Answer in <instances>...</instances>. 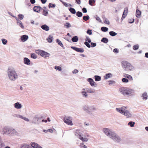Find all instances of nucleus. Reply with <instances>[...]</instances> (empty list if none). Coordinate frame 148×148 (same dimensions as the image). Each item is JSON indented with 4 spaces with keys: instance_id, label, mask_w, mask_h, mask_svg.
Instances as JSON below:
<instances>
[{
    "instance_id": "53",
    "label": "nucleus",
    "mask_w": 148,
    "mask_h": 148,
    "mask_svg": "<svg viewBox=\"0 0 148 148\" xmlns=\"http://www.w3.org/2000/svg\"><path fill=\"white\" fill-rule=\"evenodd\" d=\"M96 19L97 20L99 21V22H101V20L99 17L98 16H96Z\"/></svg>"
},
{
    "instance_id": "47",
    "label": "nucleus",
    "mask_w": 148,
    "mask_h": 148,
    "mask_svg": "<svg viewBox=\"0 0 148 148\" xmlns=\"http://www.w3.org/2000/svg\"><path fill=\"white\" fill-rule=\"evenodd\" d=\"M125 78L126 77L123 78L122 79V81L123 82L127 83L129 81L127 79Z\"/></svg>"
},
{
    "instance_id": "49",
    "label": "nucleus",
    "mask_w": 148,
    "mask_h": 148,
    "mask_svg": "<svg viewBox=\"0 0 148 148\" xmlns=\"http://www.w3.org/2000/svg\"><path fill=\"white\" fill-rule=\"evenodd\" d=\"M139 48V46L138 45H134L133 47V49L134 50L138 49Z\"/></svg>"
},
{
    "instance_id": "35",
    "label": "nucleus",
    "mask_w": 148,
    "mask_h": 148,
    "mask_svg": "<svg viewBox=\"0 0 148 148\" xmlns=\"http://www.w3.org/2000/svg\"><path fill=\"white\" fill-rule=\"evenodd\" d=\"M76 15L79 17H82L83 15L82 13L79 11H78L76 12Z\"/></svg>"
},
{
    "instance_id": "48",
    "label": "nucleus",
    "mask_w": 148,
    "mask_h": 148,
    "mask_svg": "<svg viewBox=\"0 0 148 148\" xmlns=\"http://www.w3.org/2000/svg\"><path fill=\"white\" fill-rule=\"evenodd\" d=\"M31 57L33 59H36L37 58V56L35 53L31 54Z\"/></svg>"
},
{
    "instance_id": "63",
    "label": "nucleus",
    "mask_w": 148,
    "mask_h": 148,
    "mask_svg": "<svg viewBox=\"0 0 148 148\" xmlns=\"http://www.w3.org/2000/svg\"><path fill=\"white\" fill-rule=\"evenodd\" d=\"M82 12L84 13H86L87 12V10L86 8H84L82 9Z\"/></svg>"
},
{
    "instance_id": "54",
    "label": "nucleus",
    "mask_w": 148,
    "mask_h": 148,
    "mask_svg": "<svg viewBox=\"0 0 148 148\" xmlns=\"http://www.w3.org/2000/svg\"><path fill=\"white\" fill-rule=\"evenodd\" d=\"M86 33L88 34H89V35H91L92 34L91 30H90L89 29H88L86 32Z\"/></svg>"
},
{
    "instance_id": "17",
    "label": "nucleus",
    "mask_w": 148,
    "mask_h": 148,
    "mask_svg": "<svg viewBox=\"0 0 148 148\" xmlns=\"http://www.w3.org/2000/svg\"><path fill=\"white\" fill-rule=\"evenodd\" d=\"M28 38V36L26 35L22 36L21 37V40L23 42L26 41Z\"/></svg>"
},
{
    "instance_id": "10",
    "label": "nucleus",
    "mask_w": 148,
    "mask_h": 148,
    "mask_svg": "<svg viewBox=\"0 0 148 148\" xmlns=\"http://www.w3.org/2000/svg\"><path fill=\"white\" fill-rule=\"evenodd\" d=\"M87 81L89 82L90 85L92 86H94L96 87L97 86V84L96 83L93 81V79L91 78H88Z\"/></svg>"
},
{
    "instance_id": "52",
    "label": "nucleus",
    "mask_w": 148,
    "mask_h": 148,
    "mask_svg": "<svg viewBox=\"0 0 148 148\" xmlns=\"http://www.w3.org/2000/svg\"><path fill=\"white\" fill-rule=\"evenodd\" d=\"M84 44L88 47L90 48V46L88 42L86 41L84 42Z\"/></svg>"
},
{
    "instance_id": "42",
    "label": "nucleus",
    "mask_w": 148,
    "mask_h": 148,
    "mask_svg": "<svg viewBox=\"0 0 148 148\" xmlns=\"http://www.w3.org/2000/svg\"><path fill=\"white\" fill-rule=\"evenodd\" d=\"M142 97H143V99H146L147 97V93L145 92L144 93H143L142 95Z\"/></svg>"
},
{
    "instance_id": "9",
    "label": "nucleus",
    "mask_w": 148,
    "mask_h": 148,
    "mask_svg": "<svg viewBox=\"0 0 148 148\" xmlns=\"http://www.w3.org/2000/svg\"><path fill=\"white\" fill-rule=\"evenodd\" d=\"M126 108H127L126 107H122L121 108H116V110L117 112L123 114L125 109Z\"/></svg>"
},
{
    "instance_id": "15",
    "label": "nucleus",
    "mask_w": 148,
    "mask_h": 148,
    "mask_svg": "<svg viewBox=\"0 0 148 148\" xmlns=\"http://www.w3.org/2000/svg\"><path fill=\"white\" fill-rule=\"evenodd\" d=\"M89 106L86 105H84L83 106L82 109L84 110L87 113L90 114V111H89Z\"/></svg>"
},
{
    "instance_id": "57",
    "label": "nucleus",
    "mask_w": 148,
    "mask_h": 148,
    "mask_svg": "<svg viewBox=\"0 0 148 148\" xmlns=\"http://www.w3.org/2000/svg\"><path fill=\"white\" fill-rule=\"evenodd\" d=\"M43 14L45 16H47V14H48V12L46 10H43Z\"/></svg>"
},
{
    "instance_id": "44",
    "label": "nucleus",
    "mask_w": 148,
    "mask_h": 148,
    "mask_svg": "<svg viewBox=\"0 0 148 148\" xmlns=\"http://www.w3.org/2000/svg\"><path fill=\"white\" fill-rule=\"evenodd\" d=\"M56 5L55 4H53L51 3H49V8H54L55 7Z\"/></svg>"
},
{
    "instance_id": "45",
    "label": "nucleus",
    "mask_w": 148,
    "mask_h": 148,
    "mask_svg": "<svg viewBox=\"0 0 148 148\" xmlns=\"http://www.w3.org/2000/svg\"><path fill=\"white\" fill-rule=\"evenodd\" d=\"M54 68L55 69L58 70L59 71H61L62 70L61 67L60 66H55Z\"/></svg>"
},
{
    "instance_id": "7",
    "label": "nucleus",
    "mask_w": 148,
    "mask_h": 148,
    "mask_svg": "<svg viewBox=\"0 0 148 148\" xmlns=\"http://www.w3.org/2000/svg\"><path fill=\"white\" fill-rule=\"evenodd\" d=\"M11 127H5L3 129V134H6L10 136V134Z\"/></svg>"
},
{
    "instance_id": "43",
    "label": "nucleus",
    "mask_w": 148,
    "mask_h": 148,
    "mask_svg": "<svg viewBox=\"0 0 148 148\" xmlns=\"http://www.w3.org/2000/svg\"><path fill=\"white\" fill-rule=\"evenodd\" d=\"M104 20V23L107 24L109 25L110 24V22L107 19L105 18H103Z\"/></svg>"
},
{
    "instance_id": "30",
    "label": "nucleus",
    "mask_w": 148,
    "mask_h": 148,
    "mask_svg": "<svg viewBox=\"0 0 148 148\" xmlns=\"http://www.w3.org/2000/svg\"><path fill=\"white\" fill-rule=\"evenodd\" d=\"M71 40L73 42H76L78 40V37L77 36H74L72 38Z\"/></svg>"
},
{
    "instance_id": "23",
    "label": "nucleus",
    "mask_w": 148,
    "mask_h": 148,
    "mask_svg": "<svg viewBox=\"0 0 148 148\" xmlns=\"http://www.w3.org/2000/svg\"><path fill=\"white\" fill-rule=\"evenodd\" d=\"M30 60L27 58H25L24 59V62L25 64L27 65H29L30 64Z\"/></svg>"
},
{
    "instance_id": "3",
    "label": "nucleus",
    "mask_w": 148,
    "mask_h": 148,
    "mask_svg": "<svg viewBox=\"0 0 148 148\" xmlns=\"http://www.w3.org/2000/svg\"><path fill=\"white\" fill-rule=\"evenodd\" d=\"M122 66L124 70L130 72L133 71L134 69V67L130 63L126 61H122Z\"/></svg>"
},
{
    "instance_id": "33",
    "label": "nucleus",
    "mask_w": 148,
    "mask_h": 148,
    "mask_svg": "<svg viewBox=\"0 0 148 148\" xmlns=\"http://www.w3.org/2000/svg\"><path fill=\"white\" fill-rule=\"evenodd\" d=\"M53 37L51 35L49 36L48 38H47V40L49 42H51L52 41Z\"/></svg>"
},
{
    "instance_id": "34",
    "label": "nucleus",
    "mask_w": 148,
    "mask_h": 148,
    "mask_svg": "<svg viewBox=\"0 0 148 148\" xmlns=\"http://www.w3.org/2000/svg\"><path fill=\"white\" fill-rule=\"evenodd\" d=\"M95 80L96 81H99L101 80V77L98 75L95 76Z\"/></svg>"
},
{
    "instance_id": "40",
    "label": "nucleus",
    "mask_w": 148,
    "mask_h": 148,
    "mask_svg": "<svg viewBox=\"0 0 148 148\" xmlns=\"http://www.w3.org/2000/svg\"><path fill=\"white\" fill-rule=\"evenodd\" d=\"M56 42L58 43V44L60 46L62 47H63V45L61 42L60 40L58 39H57L56 40Z\"/></svg>"
},
{
    "instance_id": "55",
    "label": "nucleus",
    "mask_w": 148,
    "mask_h": 148,
    "mask_svg": "<svg viewBox=\"0 0 148 148\" xmlns=\"http://www.w3.org/2000/svg\"><path fill=\"white\" fill-rule=\"evenodd\" d=\"M60 1L62 2V3H63V4L66 7H68V4L66 3V2H63L61 0H60Z\"/></svg>"
},
{
    "instance_id": "32",
    "label": "nucleus",
    "mask_w": 148,
    "mask_h": 148,
    "mask_svg": "<svg viewBox=\"0 0 148 148\" xmlns=\"http://www.w3.org/2000/svg\"><path fill=\"white\" fill-rule=\"evenodd\" d=\"M108 39L106 38H103L101 40V41L102 42L105 43H107L108 42Z\"/></svg>"
},
{
    "instance_id": "61",
    "label": "nucleus",
    "mask_w": 148,
    "mask_h": 148,
    "mask_svg": "<svg viewBox=\"0 0 148 148\" xmlns=\"http://www.w3.org/2000/svg\"><path fill=\"white\" fill-rule=\"evenodd\" d=\"M108 82H109V84L110 85L115 83V82L113 80H110L108 81Z\"/></svg>"
},
{
    "instance_id": "1",
    "label": "nucleus",
    "mask_w": 148,
    "mask_h": 148,
    "mask_svg": "<svg viewBox=\"0 0 148 148\" xmlns=\"http://www.w3.org/2000/svg\"><path fill=\"white\" fill-rule=\"evenodd\" d=\"M103 131L106 136L112 139L115 143H120L121 142L122 139L121 136L107 128H104Z\"/></svg>"
},
{
    "instance_id": "60",
    "label": "nucleus",
    "mask_w": 148,
    "mask_h": 148,
    "mask_svg": "<svg viewBox=\"0 0 148 148\" xmlns=\"http://www.w3.org/2000/svg\"><path fill=\"white\" fill-rule=\"evenodd\" d=\"M79 71L77 69H75L72 72V73L73 74H76Z\"/></svg>"
},
{
    "instance_id": "62",
    "label": "nucleus",
    "mask_w": 148,
    "mask_h": 148,
    "mask_svg": "<svg viewBox=\"0 0 148 148\" xmlns=\"http://www.w3.org/2000/svg\"><path fill=\"white\" fill-rule=\"evenodd\" d=\"M92 1H93V3H94L95 2V0H89V4L91 5H92Z\"/></svg>"
},
{
    "instance_id": "8",
    "label": "nucleus",
    "mask_w": 148,
    "mask_h": 148,
    "mask_svg": "<svg viewBox=\"0 0 148 148\" xmlns=\"http://www.w3.org/2000/svg\"><path fill=\"white\" fill-rule=\"evenodd\" d=\"M39 54H40L41 56L44 58L49 57L50 55V54L44 51H42L40 50H39Z\"/></svg>"
},
{
    "instance_id": "58",
    "label": "nucleus",
    "mask_w": 148,
    "mask_h": 148,
    "mask_svg": "<svg viewBox=\"0 0 148 148\" xmlns=\"http://www.w3.org/2000/svg\"><path fill=\"white\" fill-rule=\"evenodd\" d=\"M19 18L20 19V20H22L23 19L24 17V16L22 14H19L18 15Z\"/></svg>"
},
{
    "instance_id": "50",
    "label": "nucleus",
    "mask_w": 148,
    "mask_h": 148,
    "mask_svg": "<svg viewBox=\"0 0 148 148\" xmlns=\"http://www.w3.org/2000/svg\"><path fill=\"white\" fill-rule=\"evenodd\" d=\"M64 26L66 27V28H68L71 27V25L69 23H67L64 25Z\"/></svg>"
},
{
    "instance_id": "36",
    "label": "nucleus",
    "mask_w": 148,
    "mask_h": 148,
    "mask_svg": "<svg viewBox=\"0 0 148 148\" xmlns=\"http://www.w3.org/2000/svg\"><path fill=\"white\" fill-rule=\"evenodd\" d=\"M101 30L103 32H106L108 30V28L106 27H102L101 28Z\"/></svg>"
},
{
    "instance_id": "51",
    "label": "nucleus",
    "mask_w": 148,
    "mask_h": 148,
    "mask_svg": "<svg viewBox=\"0 0 148 148\" xmlns=\"http://www.w3.org/2000/svg\"><path fill=\"white\" fill-rule=\"evenodd\" d=\"M1 40L3 45H5L7 42V40L5 39H2Z\"/></svg>"
},
{
    "instance_id": "59",
    "label": "nucleus",
    "mask_w": 148,
    "mask_h": 148,
    "mask_svg": "<svg viewBox=\"0 0 148 148\" xmlns=\"http://www.w3.org/2000/svg\"><path fill=\"white\" fill-rule=\"evenodd\" d=\"M85 40L86 41H88L89 43H90L91 42V40L88 37H86V38L85 39Z\"/></svg>"
},
{
    "instance_id": "24",
    "label": "nucleus",
    "mask_w": 148,
    "mask_h": 148,
    "mask_svg": "<svg viewBox=\"0 0 148 148\" xmlns=\"http://www.w3.org/2000/svg\"><path fill=\"white\" fill-rule=\"evenodd\" d=\"M86 91L87 92L90 93H94L95 92V91L94 89L91 88H86Z\"/></svg>"
},
{
    "instance_id": "38",
    "label": "nucleus",
    "mask_w": 148,
    "mask_h": 148,
    "mask_svg": "<svg viewBox=\"0 0 148 148\" xmlns=\"http://www.w3.org/2000/svg\"><path fill=\"white\" fill-rule=\"evenodd\" d=\"M109 34L110 36H114L116 35L117 34L114 31H110L109 32Z\"/></svg>"
},
{
    "instance_id": "4",
    "label": "nucleus",
    "mask_w": 148,
    "mask_h": 148,
    "mask_svg": "<svg viewBox=\"0 0 148 148\" xmlns=\"http://www.w3.org/2000/svg\"><path fill=\"white\" fill-rule=\"evenodd\" d=\"M121 93L124 95H131L134 93V90L126 87H122L119 89Z\"/></svg>"
},
{
    "instance_id": "19",
    "label": "nucleus",
    "mask_w": 148,
    "mask_h": 148,
    "mask_svg": "<svg viewBox=\"0 0 148 148\" xmlns=\"http://www.w3.org/2000/svg\"><path fill=\"white\" fill-rule=\"evenodd\" d=\"M127 11H128V8H125L124 9V11L123 12L122 17L121 18V20L122 21L123 20V19L125 18L126 16V15L125 14H124V13H127Z\"/></svg>"
},
{
    "instance_id": "39",
    "label": "nucleus",
    "mask_w": 148,
    "mask_h": 148,
    "mask_svg": "<svg viewBox=\"0 0 148 148\" xmlns=\"http://www.w3.org/2000/svg\"><path fill=\"white\" fill-rule=\"evenodd\" d=\"M33 10L34 11L37 12H40L37 6H35L33 8Z\"/></svg>"
},
{
    "instance_id": "64",
    "label": "nucleus",
    "mask_w": 148,
    "mask_h": 148,
    "mask_svg": "<svg viewBox=\"0 0 148 148\" xmlns=\"http://www.w3.org/2000/svg\"><path fill=\"white\" fill-rule=\"evenodd\" d=\"M113 52L115 53H117L119 52V51L117 49L115 48L113 49Z\"/></svg>"
},
{
    "instance_id": "11",
    "label": "nucleus",
    "mask_w": 148,
    "mask_h": 148,
    "mask_svg": "<svg viewBox=\"0 0 148 148\" xmlns=\"http://www.w3.org/2000/svg\"><path fill=\"white\" fill-rule=\"evenodd\" d=\"M126 116L127 118L131 117L132 116V114L128 110L125 109L123 114Z\"/></svg>"
},
{
    "instance_id": "41",
    "label": "nucleus",
    "mask_w": 148,
    "mask_h": 148,
    "mask_svg": "<svg viewBox=\"0 0 148 148\" xmlns=\"http://www.w3.org/2000/svg\"><path fill=\"white\" fill-rule=\"evenodd\" d=\"M90 18L89 16L88 15L84 16L83 17V19L85 21H87Z\"/></svg>"
},
{
    "instance_id": "14",
    "label": "nucleus",
    "mask_w": 148,
    "mask_h": 148,
    "mask_svg": "<svg viewBox=\"0 0 148 148\" xmlns=\"http://www.w3.org/2000/svg\"><path fill=\"white\" fill-rule=\"evenodd\" d=\"M21 148H33L31 145H29L27 143H24L21 145Z\"/></svg>"
},
{
    "instance_id": "18",
    "label": "nucleus",
    "mask_w": 148,
    "mask_h": 148,
    "mask_svg": "<svg viewBox=\"0 0 148 148\" xmlns=\"http://www.w3.org/2000/svg\"><path fill=\"white\" fill-rule=\"evenodd\" d=\"M31 144L34 148H42L38 144L35 143H31Z\"/></svg>"
},
{
    "instance_id": "27",
    "label": "nucleus",
    "mask_w": 148,
    "mask_h": 148,
    "mask_svg": "<svg viewBox=\"0 0 148 148\" xmlns=\"http://www.w3.org/2000/svg\"><path fill=\"white\" fill-rule=\"evenodd\" d=\"M96 110V108L94 106H89V111H90V114H91L92 111H95Z\"/></svg>"
},
{
    "instance_id": "28",
    "label": "nucleus",
    "mask_w": 148,
    "mask_h": 148,
    "mask_svg": "<svg viewBox=\"0 0 148 148\" xmlns=\"http://www.w3.org/2000/svg\"><path fill=\"white\" fill-rule=\"evenodd\" d=\"M87 92L86 90L85 91H82L81 92V94L82 95V97L84 98H87L88 96V95L87 93Z\"/></svg>"
},
{
    "instance_id": "37",
    "label": "nucleus",
    "mask_w": 148,
    "mask_h": 148,
    "mask_svg": "<svg viewBox=\"0 0 148 148\" xmlns=\"http://www.w3.org/2000/svg\"><path fill=\"white\" fill-rule=\"evenodd\" d=\"M135 124L134 122L131 121L128 123V125H130L131 127H133L134 126Z\"/></svg>"
},
{
    "instance_id": "25",
    "label": "nucleus",
    "mask_w": 148,
    "mask_h": 148,
    "mask_svg": "<svg viewBox=\"0 0 148 148\" xmlns=\"http://www.w3.org/2000/svg\"><path fill=\"white\" fill-rule=\"evenodd\" d=\"M17 21V25L20 26L22 28L24 29V26L22 22L19 20H18Z\"/></svg>"
},
{
    "instance_id": "20",
    "label": "nucleus",
    "mask_w": 148,
    "mask_h": 148,
    "mask_svg": "<svg viewBox=\"0 0 148 148\" xmlns=\"http://www.w3.org/2000/svg\"><path fill=\"white\" fill-rule=\"evenodd\" d=\"M84 125L86 129H88L89 127L91 125V123L88 122H85L84 123Z\"/></svg>"
},
{
    "instance_id": "21",
    "label": "nucleus",
    "mask_w": 148,
    "mask_h": 148,
    "mask_svg": "<svg viewBox=\"0 0 148 148\" xmlns=\"http://www.w3.org/2000/svg\"><path fill=\"white\" fill-rule=\"evenodd\" d=\"M112 75L111 73H108L104 76V79H107L112 77Z\"/></svg>"
},
{
    "instance_id": "56",
    "label": "nucleus",
    "mask_w": 148,
    "mask_h": 148,
    "mask_svg": "<svg viewBox=\"0 0 148 148\" xmlns=\"http://www.w3.org/2000/svg\"><path fill=\"white\" fill-rule=\"evenodd\" d=\"M90 44V47H94L96 46V44L95 43L91 42Z\"/></svg>"
},
{
    "instance_id": "22",
    "label": "nucleus",
    "mask_w": 148,
    "mask_h": 148,
    "mask_svg": "<svg viewBox=\"0 0 148 148\" xmlns=\"http://www.w3.org/2000/svg\"><path fill=\"white\" fill-rule=\"evenodd\" d=\"M41 27L43 29L46 31H48L49 29V27L46 24L42 25Z\"/></svg>"
},
{
    "instance_id": "16",
    "label": "nucleus",
    "mask_w": 148,
    "mask_h": 148,
    "mask_svg": "<svg viewBox=\"0 0 148 148\" xmlns=\"http://www.w3.org/2000/svg\"><path fill=\"white\" fill-rule=\"evenodd\" d=\"M14 108L17 109H20L22 107V106L21 104L19 102H16L14 104Z\"/></svg>"
},
{
    "instance_id": "6",
    "label": "nucleus",
    "mask_w": 148,
    "mask_h": 148,
    "mask_svg": "<svg viewBox=\"0 0 148 148\" xmlns=\"http://www.w3.org/2000/svg\"><path fill=\"white\" fill-rule=\"evenodd\" d=\"M72 119L69 116H65L64 119V121L65 123L70 125H72L73 124L72 121Z\"/></svg>"
},
{
    "instance_id": "12",
    "label": "nucleus",
    "mask_w": 148,
    "mask_h": 148,
    "mask_svg": "<svg viewBox=\"0 0 148 148\" xmlns=\"http://www.w3.org/2000/svg\"><path fill=\"white\" fill-rule=\"evenodd\" d=\"M71 48L76 51L80 53H83L84 51V49L82 48H78L73 46H71Z\"/></svg>"
},
{
    "instance_id": "13",
    "label": "nucleus",
    "mask_w": 148,
    "mask_h": 148,
    "mask_svg": "<svg viewBox=\"0 0 148 148\" xmlns=\"http://www.w3.org/2000/svg\"><path fill=\"white\" fill-rule=\"evenodd\" d=\"M18 135V132L14 129L11 127L10 136H16Z\"/></svg>"
},
{
    "instance_id": "29",
    "label": "nucleus",
    "mask_w": 148,
    "mask_h": 148,
    "mask_svg": "<svg viewBox=\"0 0 148 148\" xmlns=\"http://www.w3.org/2000/svg\"><path fill=\"white\" fill-rule=\"evenodd\" d=\"M141 14V12L138 10H136V16L138 18H139L140 17Z\"/></svg>"
},
{
    "instance_id": "5",
    "label": "nucleus",
    "mask_w": 148,
    "mask_h": 148,
    "mask_svg": "<svg viewBox=\"0 0 148 148\" xmlns=\"http://www.w3.org/2000/svg\"><path fill=\"white\" fill-rule=\"evenodd\" d=\"M75 135L78 138L83 142H86L88 141V139L86 138H84L82 136V134L79 130H76L75 133Z\"/></svg>"
},
{
    "instance_id": "31",
    "label": "nucleus",
    "mask_w": 148,
    "mask_h": 148,
    "mask_svg": "<svg viewBox=\"0 0 148 148\" xmlns=\"http://www.w3.org/2000/svg\"><path fill=\"white\" fill-rule=\"evenodd\" d=\"M69 10L71 13L73 14H75L76 13V11L74 8H70L69 9Z\"/></svg>"
},
{
    "instance_id": "2",
    "label": "nucleus",
    "mask_w": 148,
    "mask_h": 148,
    "mask_svg": "<svg viewBox=\"0 0 148 148\" xmlns=\"http://www.w3.org/2000/svg\"><path fill=\"white\" fill-rule=\"evenodd\" d=\"M8 75L10 80L15 81L18 78L17 74L13 68H9L8 70Z\"/></svg>"
},
{
    "instance_id": "46",
    "label": "nucleus",
    "mask_w": 148,
    "mask_h": 148,
    "mask_svg": "<svg viewBox=\"0 0 148 148\" xmlns=\"http://www.w3.org/2000/svg\"><path fill=\"white\" fill-rule=\"evenodd\" d=\"M14 116L16 117L17 118H20L22 119V118H23V117L22 115H20V114H14Z\"/></svg>"
},
{
    "instance_id": "26",
    "label": "nucleus",
    "mask_w": 148,
    "mask_h": 148,
    "mask_svg": "<svg viewBox=\"0 0 148 148\" xmlns=\"http://www.w3.org/2000/svg\"><path fill=\"white\" fill-rule=\"evenodd\" d=\"M123 76L125 77H126L127 78H128L131 80H132L133 79L132 77L130 75L126 74H124Z\"/></svg>"
}]
</instances>
